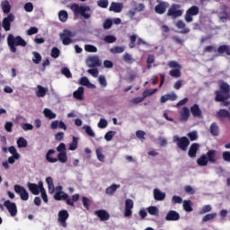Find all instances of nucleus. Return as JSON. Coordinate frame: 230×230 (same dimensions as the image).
Listing matches in <instances>:
<instances>
[{"label": "nucleus", "mask_w": 230, "mask_h": 230, "mask_svg": "<svg viewBox=\"0 0 230 230\" xmlns=\"http://www.w3.org/2000/svg\"><path fill=\"white\" fill-rule=\"evenodd\" d=\"M216 97L215 100L216 102H223L224 107H228L230 104L229 98H230V85L226 82L222 81L219 84V90H217L215 92Z\"/></svg>", "instance_id": "f257e3e1"}, {"label": "nucleus", "mask_w": 230, "mask_h": 230, "mask_svg": "<svg viewBox=\"0 0 230 230\" xmlns=\"http://www.w3.org/2000/svg\"><path fill=\"white\" fill-rule=\"evenodd\" d=\"M7 44L10 48V51L12 53H17V46H21L22 48H26L28 43L21 36H13V34H9L7 37Z\"/></svg>", "instance_id": "f03ea898"}, {"label": "nucleus", "mask_w": 230, "mask_h": 230, "mask_svg": "<svg viewBox=\"0 0 230 230\" xmlns=\"http://www.w3.org/2000/svg\"><path fill=\"white\" fill-rule=\"evenodd\" d=\"M70 10L74 13V15H81L84 19H91V7L89 5H80L78 4H72Z\"/></svg>", "instance_id": "7ed1b4c3"}, {"label": "nucleus", "mask_w": 230, "mask_h": 230, "mask_svg": "<svg viewBox=\"0 0 230 230\" xmlns=\"http://www.w3.org/2000/svg\"><path fill=\"white\" fill-rule=\"evenodd\" d=\"M182 13H184V10L179 4H172L168 11H167V17H171V19H177L179 17H182Z\"/></svg>", "instance_id": "20e7f679"}, {"label": "nucleus", "mask_w": 230, "mask_h": 230, "mask_svg": "<svg viewBox=\"0 0 230 230\" xmlns=\"http://www.w3.org/2000/svg\"><path fill=\"white\" fill-rule=\"evenodd\" d=\"M75 33L65 29L59 34V39L64 46H69V44H73V37H75Z\"/></svg>", "instance_id": "39448f33"}, {"label": "nucleus", "mask_w": 230, "mask_h": 230, "mask_svg": "<svg viewBox=\"0 0 230 230\" xmlns=\"http://www.w3.org/2000/svg\"><path fill=\"white\" fill-rule=\"evenodd\" d=\"M173 143H176L178 148L181 150L182 152H186L188 150V147L190 146V139L188 137H181L175 135L173 136L172 139Z\"/></svg>", "instance_id": "423d86ee"}, {"label": "nucleus", "mask_w": 230, "mask_h": 230, "mask_svg": "<svg viewBox=\"0 0 230 230\" xmlns=\"http://www.w3.org/2000/svg\"><path fill=\"white\" fill-rule=\"evenodd\" d=\"M200 9L197 5H192L185 13L186 22H193V17L199 15Z\"/></svg>", "instance_id": "0eeeda50"}, {"label": "nucleus", "mask_w": 230, "mask_h": 230, "mask_svg": "<svg viewBox=\"0 0 230 230\" xmlns=\"http://www.w3.org/2000/svg\"><path fill=\"white\" fill-rule=\"evenodd\" d=\"M14 191L20 196L21 200L26 201L30 199V193H28V190L19 184L14 185Z\"/></svg>", "instance_id": "6e6552de"}, {"label": "nucleus", "mask_w": 230, "mask_h": 230, "mask_svg": "<svg viewBox=\"0 0 230 230\" xmlns=\"http://www.w3.org/2000/svg\"><path fill=\"white\" fill-rule=\"evenodd\" d=\"M27 186L32 195H39V193H41L42 190H44V184L42 181H39L38 184L29 182Z\"/></svg>", "instance_id": "1a4fd4ad"}, {"label": "nucleus", "mask_w": 230, "mask_h": 230, "mask_svg": "<svg viewBox=\"0 0 230 230\" xmlns=\"http://www.w3.org/2000/svg\"><path fill=\"white\" fill-rule=\"evenodd\" d=\"M15 21V15L13 13H9L7 17H4L2 21V27L4 31H10L12 28V22Z\"/></svg>", "instance_id": "9d476101"}, {"label": "nucleus", "mask_w": 230, "mask_h": 230, "mask_svg": "<svg viewBox=\"0 0 230 230\" xmlns=\"http://www.w3.org/2000/svg\"><path fill=\"white\" fill-rule=\"evenodd\" d=\"M67 218H69V212L67 210L63 209L58 212V221L62 227H67Z\"/></svg>", "instance_id": "9b49d317"}, {"label": "nucleus", "mask_w": 230, "mask_h": 230, "mask_svg": "<svg viewBox=\"0 0 230 230\" xmlns=\"http://www.w3.org/2000/svg\"><path fill=\"white\" fill-rule=\"evenodd\" d=\"M4 208L9 211L11 217H15L17 215V205L10 200H5L4 202Z\"/></svg>", "instance_id": "f8f14e48"}, {"label": "nucleus", "mask_w": 230, "mask_h": 230, "mask_svg": "<svg viewBox=\"0 0 230 230\" xmlns=\"http://www.w3.org/2000/svg\"><path fill=\"white\" fill-rule=\"evenodd\" d=\"M158 4L155 7V13H158L159 15H163V13H166V9L168 6H170V4L168 2H163L158 1Z\"/></svg>", "instance_id": "ddd939ff"}, {"label": "nucleus", "mask_w": 230, "mask_h": 230, "mask_svg": "<svg viewBox=\"0 0 230 230\" xmlns=\"http://www.w3.org/2000/svg\"><path fill=\"white\" fill-rule=\"evenodd\" d=\"M132 209H134V200L131 199H126L124 217H132Z\"/></svg>", "instance_id": "4468645a"}, {"label": "nucleus", "mask_w": 230, "mask_h": 230, "mask_svg": "<svg viewBox=\"0 0 230 230\" xmlns=\"http://www.w3.org/2000/svg\"><path fill=\"white\" fill-rule=\"evenodd\" d=\"M86 64L88 67H100V66H102V61L97 56H93L87 59Z\"/></svg>", "instance_id": "2eb2a0df"}, {"label": "nucleus", "mask_w": 230, "mask_h": 230, "mask_svg": "<svg viewBox=\"0 0 230 230\" xmlns=\"http://www.w3.org/2000/svg\"><path fill=\"white\" fill-rule=\"evenodd\" d=\"M181 218V215L175 210H170L165 216L167 222H175Z\"/></svg>", "instance_id": "dca6fc26"}, {"label": "nucleus", "mask_w": 230, "mask_h": 230, "mask_svg": "<svg viewBox=\"0 0 230 230\" xmlns=\"http://www.w3.org/2000/svg\"><path fill=\"white\" fill-rule=\"evenodd\" d=\"M94 215H96V217H98V218H100L101 222H105V221L109 220V218H111V215H109V212H107L106 210H103V209L95 210Z\"/></svg>", "instance_id": "f3484780"}, {"label": "nucleus", "mask_w": 230, "mask_h": 230, "mask_svg": "<svg viewBox=\"0 0 230 230\" xmlns=\"http://www.w3.org/2000/svg\"><path fill=\"white\" fill-rule=\"evenodd\" d=\"M199 148L200 145H199L198 143L191 144L188 152L189 157H190L191 159H195V157H197V152H199Z\"/></svg>", "instance_id": "a211bd4d"}, {"label": "nucleus", "mask_w": 230, "mask_h": 230, "mask_svg": "<svg viewBox=\"0 0 230 230\" xmlns=\"http://www.w3.org/2000/svg\"><path fill=\"white\" fill-rule=\"evenodd\" d=\"M109 10L110 12H114L115 13H121V12H123V3L112 2Z\"/></svg>", "instance_id": "6ab92c4d"}, {"label": "nucleus", "mask_w": 230, "mask_h": 230, "mask_svg": "<svg viewBox=\"0 0 230 230\" xmlns=\"http://www.w3.org/2000/svg\"><path fill=\"white\" fill-rule=\"evenodd\" d=\"M190 113L193 118H199V119H202V110H200V106H199V104H193L190 107Z\"/></svg>", "instance_id": "aec40b11"}, {"label": "nucleus", "mask_w": 230, "mask_h": 230, "mask_svg": "<svg viewBox=\"0 0 230 230\" xmlns=\"http://www.w3.org/2000/svg\"><path fill=\"white\" fill-rule=\"evenodd\" d=\"M154 199L155 200H157L158 202H163L164 199H166V193L161 191L159 189H155L153 191Z\"/></svg>", "instance_id": "412c9836"}, {"label": "nucleus", "mask_w": 230, "mask_h": 230, "mask_svg": "<svg viewBox=\"0 0 230 230\" xmlns=\"http://www.w3.org/2000/svg\"><path fill=\"white\" fill-rule=\"evenodd\" d=\"M50 128H52V130H57V128L67 130V126H66V123H64L62 120H54L50 124Z\"/></svg>", "instance_id": "4be33fe9"}, {"label": "nucleus", "mask_w": 230, "mask_h": 230, "mask_svg": "<svg viewBox=\"0 0 230 230\" xmlns=\"http://www.w3.org/2000/svg\"><path fill=\"white\" fill-rule=\"evenodd\" d=\"M222 12L219 13V19L222 22H227V19H229V13H227V6L223 5L221 7Z\"/></svg>", "instance_id": "5701e85b"}, {"label": "nucleus", "mask_w": 230, "mask_h": 230, "mask_svg": "<svg viewBox=\"0 0 230 230\" xmlns=\"http://www.w3.org/2000/svg\"><path fill=\"white\" fill-rule=\"evenodd\" d=\"M190 119V108L183 107L181 112L180 121H188Z\"/></svg>", "instance_id": "b1692460"}, {"label": "nucleus", "mask_w": 230, "mask_h": 230, "mask_svg": "<svg viewBox=\"0 0 230 230\" xmlns=\"http://www.w3.org/2000/svg\"><path fill=\"white\" fill-rule=\"evenodd\" d=\"M217 150L210 149L207 152V159L209 163H217Z\"/></svg>", "instance_id": "393cba45"}, {"label": "nucleus", "mask_w": 230, "mask_h": 230, "mask_svg": "<svg viewBox=\"0 0 230 230\" xmlns=\"http://www.w3.org/2000/svg\"><path fill=\"white\" fill-rule=\"evenodd\" d=\"M80 200V194H74L72 199H69V196L66 198V205L75 208V202Z\"/></svg>", "instance_id": "a878e982"}, {"label": "nucleus", "mask_w": 230, "mask_h": 230, "mask_svg": "<svg viewBox=\"0 0 230 230\" xmlns=\"http://www.w3.org/2000/svg\"><path fill=\"white\" fill-rule=\"evenodd\" d=\"M37 89L38 90L36 92V96L38 98H44V96H46V93H48V88H45L40 84H38Z\"/></svg>", "instance_id": "bb28decb"}, {"label": "nucleus", "mask_w": 230, "mask_h": 230, "mask_svg": "<svg viewBox=\"0 0 230 230\" xmlns=\"http://www.w3.org/2000/svg\"><path fill=\"white\" fill-rule=\"evenodd\" d=\"M209 130L212 136H218L220 134V128L218 127V124L217 122H213L210 125Z\"/></svg>", "instance_id": "cd10ccee"}, {"label": "nucleus", "mask_w": 230, "mask_h": 230, "mask_svg": "<svg viewBox=\"0 0 230 230\" xmlns=\"http://www.w3.org/2000/svg\"><path fill=\"white\" fill-rule=\"evenodd\" d=\"M56 151L54 149H50L47 152L46 155V160L48 161V163H58V159L57 158H53V154H55Z\"/></svg>", "instance_id": "c85d7f7f"}, {"label": "nucleus", "mask_w": 230, "mask_h": 230, "mask_svg": "<svg viewBox=\"0 0 230 230\" xmlns=\"http://www.w3.org/2000/svg\"><path fill=\"white\" fill-rule=\"evenodd\" d=\"M74 98L75 100H84V87H79L76 91L73 93Z\"/></svg>", "instance_id": "c756f323"}, {"label": "nucleus", "mask_w": 230, "mask_h": 230, "mask_svg": "<svg viewBox=\"0 0 230 230\" xmlns=\"http://www.w3.org/2000/svg\"><path fill=\"white\" fill-rule=\"evenodd\" d=\"M68 195L64 191H57L54 195L55 200H67Z\"/></svg>", "instance_id": "7c9ffc66"}, {"label": "nucleus", "mask_w": 230, "mask_h": 230, "mask_svg": "<svg viewBox=\"0 0 230 230\" xmlns=\"http://www.w3.org/2000/svg\"><path fill=\"white\" fill-rule=\"evenodd\" d=\"M118 188H120L119 184H112L111 186L106 189V194L110 196L114 195L118 190Z\"/></svg>", "instance_id": "2f4dec72"}, {"label": "nucleus", "mask_w": 230, "mask_h": 230, "mask_svg": "<svg viewBox=\"0 0 230 230\" xmlns=\"http://www.w3.org/2000/svg\"><path fill=\"white\" fill-rule=\"evenodd\" d=\"M208 156L206 155H202L199 158L197 159L198 166H208Z\"/></svg>", "instance_id": "473e14b6"}, {"label": "nucleus", "mask_w": 230, "mask_h": 230, "mask_svg": "<svg viewBox=\"0 0 230 230\" xmlns=\"http://www.w3.org/2000/svg\"><path fill=\"white\" fill-rule=\"evenodd\" d=\"M58 19L61 22H66L67 19H69V14L67 13V11L66 10L59 11Z\"/></svg>", "instance_id": "72a5a7b5"}, {"label": "nucleus", "mask_w": 230, "mask_h": 230, "mask_svg": "<svg viewBox=\"0 0 230 230\" xmlns=\"http://www.w3.org/2000/svg\"><path fill=\"white\" fill-rule=\"evenodd\" d=\"M102 152H103V149L102 147H98L95 150V154L98 161H100L101 163H105V155H103Z\"/></svg>", "instance_id": "f704fd0d"}, {"label": "nucleus", "mask_w": 230, "mask_h": 230, "mask_svg": "<svg viewBox=\"0 0 230 230\" xmlns=\"http://www.w3.org/2000/svg\"><path fill=\"white\" fill-rule=\"evenodd\" d=\"M79 84H80V85H84V87L94 88V84H91V82L89 81V78H87L85 76L80 78Z\"/></svg>", "instance_id": "c9c22d12"}, {"label": "nucleus", "mask_w": 230, "mask_h": 230, "mask_svg": "<svg viewBox=\"0 0 230 230\" xmlns=\"http://www.w3.org/2000/svg\"><path fill=\"white\" fill-rule=\"evenodd\" d=\"M1 6L4 13H10L12 6L10 5V2H8V0H4V2H2Z\"/></svg>", "instance_id": "e433bc0d"}, {"label": "nucleus", "mask_w": 230, "mask_h": 230, "mask_svg": "<svg viewBox=\"0 0 230 230\" xmlns=\"http://www.w3.org/2000/svg\"><path fill=\"white\" fill-rule=\"evenodd\" d=\"M46 182L48 184L49 193H55V184H53V178H46Z\"/></svg>", "instance_id": "4c0bfd02"}, {"label": "nucleus", "mask_w": 230, "mask_h": 230, "mask_svg": "<svg viewBox=\"0 0 230 230\" xmlns=\"http://www.w3.org/2000/svg\"><path fill=\"white\" fill-rule=\"evenodd\" d=\"M191 200H183V209L184 211H186L187 213H191V211H193V207Z\"/></svg>", "instance_id": "58836bf2"}, {"label": "nucleus", "mask_w": 230, "mask_h": 230, "mask_svg": "<svg viewBox=\"0 0 230 230\" xmlns=\"http://www.w3.org/2000/svg\"><path fill=\"white\" fill-rule=\"evenodd\" d=\"M147 213L153 217H159V208L155 206H150L147 208Z\"/></svg>", "instance_id": "ea45409f"}, {"label": "nucleus", "mask_w": 230, "mask_h": 230, "mask_svg": "<svg viewBox=\"0 0 230 230\" xmlns=\"http://www.w3.org/2000/svg\"><path fill=\"white\" fill-rule=\"evenodd\" d=\"M43 114L45 118H48L49 119H55V118H57V114L52 112V111L48 108H45V110L43 111Z\"/></svg>", "instance_id": "a19ab883"}, {"label": "nucleus", "mask_w": 230, "mask_h": 230, "mask_svg": "<svg viewBox=\"0 0 230 230\" xmlns=\"http://www.w3.org/2000/svg\"><path fill=\"white\" fill-rule=\"evenodd\" d=\"M157 92V88H155V89H146L144 90L143 93H142V97L144 98V100L146 98H148V96H152L154 94H155V93Z\"/></svg>", "instance_id": "79ce46f5"}, {"label": "nucleus", "mask_w": 230, "mask_h": 230, "mask_svg": "<svg viewBox=\"0 0 230 230\" xmlns=\"http://www.w3.org/2000/svg\"><path fill=\"white\" fill-rule=\"evenodd\" d=\"M217 51L221 55L224 54V53H226V55H228V57H230V49H229V46H227V45L219 46L218 49H217Z\"/></svg>", "instance_id": "37998d69"}, {"label": "nucleus", "mask_w": 230, "mask_h": 230, "mask_svg": "<svg viewBox=\"0 0 230 230\" xmlns=\"http://www.w3.org/2000/svg\"><path fill=\"white\" fill-rule=\"evenodd\" d=\"M57 159L63 164L67 163V152L58 153Z\"/></svg>", "instance_id": "c03bdc74"}, {"label": "nucleus", "mask_w": 230, "mask_h": 230, "mask_svg": "<svg viewBox=\"0 0 230 230\" xmlns=\"http://www.w3.org/2000/svg\"><path fill=\"white\" fill-rule=\"evenodd\" d=\"M78 148V137H73L72 142L69 144L68 150L75 151Z\"/></svg>", "instance_id": "a18cd8bd"}, {"label": "nucleus", "mask_w": 230, "mask_h": 230, "mask_svg": "<svg viewBox=\"0 0 230 230\" xmlns=\"http://www.w3.org/2000/svg\"><path fill=\"white\" fill-rule=\"evenodd\" d=\"M217 212L207 214L202 217V222H209V220H215L217 218Z\"/></svg>", "instance_id": "49530a36"}, {"label": "nucleus", "mask_w": 230, "mask_h": 230, "mask_svg": "<svg viewBox=\"0 0 230 230\" xmlns=\"http://www.w3.org/2000/svg\"><path fill=\"white\" fill-rule=\"evenodd\" d=\"M170 76L172 78H181V68H174L169 72Z\"/></svg>", "instance_id": "de8ad7c7"}, {"label": "nucleus", "mask_w": 230, "mask_h": 230, "mask_svg": "<svg viewBox=\"0 0 230 230\" xmlns=\"http://www.w3.org/2000/svg\"><path fill=\"white\" fill-rule=\"evenodd\" d=\"M32 55H33V58H32V62L34 64H40V62L42 61V56H40L39 54V52H32Z\"/></svg>", "instance_id": "09e8293b"}, {"label": "nucleus", "mask_w": 230, "mask_h": 230, "mask_svg": "<svg viewBox=\"0 0 230 230\" xmlns=\"http://www.w3.org/2000/svg\"><path fill=\"white\" fill-rule=\"evenodd\" d=\"M84 49L88 53H98V48H96L94 45H84Z\"/></svg>", "instance_id": "8fccbe9b"}, {"label": "nucleus", "mask_w": 230, "mask_h": 230, "mask_svg": "<svg viewBox=\"0 0 230 230\" xmlns=\"http://www.w3.org/2000/svg\"><path fill=\"white\" fill-rule=\"evenodd\" d=\"M213 210V207L211 205H204L199 210L200 215H206V213H209Z\"/></svg>", "instance_id": "3c124183"}, {"label": "nucleus", "mask_w": 230, "mask_h": 230, "mask_svg": "<svg viewBox=\"0 0 230 230\" xmlns=\"http://www.w3.org/2000/svg\"><path fill=\"white\" fill-rule=\"evenodd\" d=\"M18 148H26L28 146V141L24 137H20L17 140Z\"/></svg>", "instance_id": "603ef678"}, {"label": "nucleus", "mask_w": 230, "mask_h": 230, "mask_svg": "<svg viewBox=\"0 0 230 230\" xmlns=\"http://www.w3.org/2000/svg\"><path fill=\"white\" fill-rule=\"evenodd\" d=\"M111 53H113L114 55L118 54V53H123V51H125V48L124 47H119L116 46L114 48H111L110 49Z\"/></svg>", "instance_id": "864d4df0"}, {"label": "nucleus", "mask_w": 230, "mask_h": 230, "mask_svg": "<svg viewBox=\"0 0 230 230\" xmlns=\"http://www.w3.org/2000/svg\"><path fill=\"white\" fill-rule=\"evenodd\" d=\"M129 40H130L129 48L131 49L136 48V41L137 40V36L136 34L129 36Z\"/></svg>", "instance_id": "5fc2aeb1"}, {"label": "nucleus", "mask_w": 230, "mask_h": 230, "mask_svg": "<svg viewBox=\"0 0 230 230\" xmlns=\"http://www.w3.org/2000/svg\"><path fill=\"white\" fill-rule=\"evenodd\" d=\"M104 42H107V44H114V42H116V36H112V35L105 36Z\"/></svg>", "instance_id": "6e6d98bb"}, {"label": "nucleus", "mask_w": 230, "mask_h": 230, "mask_svg": "<svg viewBox=\"0 0 230 230\" xmlns=\"http://www.w3.org/2000/svg\"><path fill=\"white\" fill-rule=\"evenodd\" d=\"M51 57L52 58H58V57H60V49H58L57 47H54L51 50Z\"/></svg>", "instance_id": "4d7b16f0"}, {"label": "nucleus", "mask_w": 230, "mask_h": 230, "mask_svg": "<svg viewBox=\"0 0 230 230\" xmlns=\"http://www.w3.org/2000/svg\"><path fill=\"white\" fill-rule=\"evenodd\" d=\"M188 137L190 141H197V139H199V134L197 133V131H191L188 133Z\"/></svg>", "instance_id": "13d9d810"}, {"label": "nucleus", "mask_w": 230, "mask_h": 230, "mask_svg": "<svg viewBox=\"0 0 230 230\" xmlns=\"http://www.w3.org/2000/svg\"><path fill=\"white\" fill-rule=\"evenodd\" d=\"M168 66L172 69H181V65L177 61H169Z\"/></svg>", "instance_id": "bf43d9fd"}, {"label": "nucleus", "mask_w": 230, "mask_h": 230, "mask_svg": "<svg viewBox=\"0 0 230 230\" xmlns=\"http://www.w3.org/2000/svg\"><path fill=\"white\" fill-rule=\"evenodd\" d=\"M62 75H64L66 78H72L73 77V74H71V70H69V68L67 67H64L61 70Z\"/></svg>", "instance_id": "052dcab7"}, {"label": "nucleus", "mask_w": 230, "mask_h": 230, "mask_svg": "<svg viewBox=\"0 0 230 230\" xmlns=\"http://www.w3.org/2000/svg\"><path fill=\"white\" fill-rule=\"evenodd\" d=\"M82 200H83L84 208H85V209L89 210V206H91V199H89V198H87V197H83Z\"/></svg>", "instance_id": "680f3d73"}, {"label": "nucleus", "mask_w": 230, "mask_h": 230, "mask_svg": "<svg viewBox=\"0 0 230 230\" xmlns=\"http://www.w3.org/2000/svg\"><path fill=\"white\" fill-rule=\"evenodd\" d=\"M115 134H116V131H108L104 135V139H106L107 141H112V137H114Z\"/></svg>", "instance_id": "e2e57ef3"}, {"label": "nucleus", "mask_w": 230, "mask_h": 230, "mask_svg": "<svg viewBox=\"0 0 230 230\" xmlns=\"http://www.w3.org/2000/svg\"><path fill=\"white\" fill-rule=\"evenodd\" d=\"M124 62H127L128 64H132L134 62V59L132 58V55L126 53L123 56Z\"/></svg>", "instance_id": "0e129e2a"}, {"label": "nucleus", "mask_w": 230, "mask_h": 230, "mask_svg": "<svg viewBox=\"0 0 230 230\" xmlns=\"http://www.w3.org/2000/svg\"><path fill=\"white\" fill-rule=\"evenodd\" d=\"M107 125H109V122L105 119H101L98 123L99 128H107Z\"/></svg>", "instance_id": "69168bd1"}, {"label": "nucleus", "mask_w": 230, "mask_h": 230, "mask_svg": "<svg viewBox=\"0 0 230 230\" xmlns=\"http://www.w3.org/2000/svg\"><path fill=\"white\" fill-rule=\"evenodd\" d=\"M21 127L22 128V130H33V125L30 124V123H22Z\"/></svg>", "instance_id": "338daca9"}, {"label": "nucleus", "mask_w": 230, "mask_h": 230, "mask_svg": "<svg viewBox=\"0 0 230 230\" xmlns=\"http://www.w3.org/2000/svg\"><path fill=\"white\" fill-rule=\"evenodd\" d=\"M223 160L226 161V163H230V152L229 151H225L222 154Z\"/></svg>", "instance_id": "774afa93"}]
</instances>
